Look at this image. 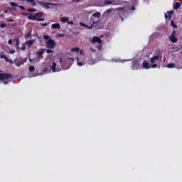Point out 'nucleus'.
<instances>
[{"label": "nucleus", "mask_w": 182, "mask_h": 182, "mask_svg": "<svg viewBox=\"0 0 182 182\" xmlns=\"http://www.w3.org/2000/svg\"><path fill=\"white\" fill-rule=\"evenodd\" d=\"M30 62H32V59L29 58Z\"/></svg>", "instance_id": "57"}, {"label": "nucleus", "mask_w": 182, "mask_h": 182, "mask_svg": "<svg viewBox=\"0 0 182 182\" xmlns=\"http://www.w3.org/2000/svg\"><path fill=\"white\" fill-rule=\"evenodd\" d=\"M6 22H14V19L12 18L6 19Z\"/></svg>", "instance_id": "39"}, {"label": "nucleus", "mask_w": 182, "mask_h": 182, "mask_svg": "<svg viewBox=\"0 0 182 182\" xmlns=\"http://www.w3.org/2000/svg\"><path fill=\"white\" fill-rule=\"evenodd\" d=\"M42 16H43V13L38 12L35 14H31L30 16H28V19H29V21H38V22H43V21H45V18H42Z\"/></svg>", "instance_id": "3"}, {"label": "nucleus", "mask_w": 182, "mask_h": 182, "mask_svg": "<svg viewBox=\"0 0 182 182\" xmlns=\"http://www.w3.org/2000/svg\"><path fill=\"white\" fill-rule=\"evenodd\" d=\"M99 21H94L92 22V25L88 27V29H92V28H97V25H99Z\"/></svg>", "instance_id": "13"}, {"label": "nucleus", "mask_w": 182, "mask_h": 182, "mask_svg": "<svg viewBox=\"0 0 182 182\" xmlns=\"http://www.w3.org/2000/svg\"><path fill=\"white\" fill-rule=\"evenodd\" d=\"M9 53H11V55L15 53V50H9Z\"/></svg>", "instance_id": "40"}, {"label": "nucleus", "mask_w": 182, "mask_h": 182, "mask_svg": "<svg viewBox=\"0 0 182 182\" xmlns=\"http://www.w3.org/2000/svg\"><path fill=\"white\" fill-rule=\"evenodd\" d=\"M16 66H21V64L16 63Z\"/></svg>", "instance_id": "50"}, {"label": "nucleus", "mask_w": 182, "mask_h": 182, "mask_svg": "<svg viewBox=\"0 0 182 182\" xmlns=\"http://www.w3.org/2000/svg\"><path fill=\"white\" fill-rule=\"evenodd\" d=\"M46 52L47 53H53V50H50V49H46Z\"/></svg>", "instance_id": "33"}, {"label": "nucleus", "mask_w": 182, "mask_h": 182, "mask_svg": "<svg viewBox=\"0 0 182 182\" xmlns=\"http://www.w3.org/2000/svg\"><path fill=\"white\" fill-rule=\"evenodd\" d=\"M122 21H123V18H122Z\"/></svg>", "instance_id": "59"}, {"label": "nucleus", "mask_w": 182, "mask_h": 182, "mask_svg": "<svg viewBox=\"0 0 182 182\" xmlns=\"http://www.w3.org/2000/svg\"><path fill=\"white\" fill-rule=\"evenodd\" d=\"M37 4L38 5H40V6H42V8H44L45 9H50V6H60V4L48 3V2L41 1H37Z\"/></svg>", "instance_id": "4"}, {"label": "nucleus", "mask_w": 182, "mask_h": 182, "mask_svg": "<svg viewBox=\"0 0 182 182\" xmlns=\"http://www.w3.org/2000/svg\"><path fill=\"white\" fill-rule=\"evenodd\" d=\"M77 60L79 61V58H77Z\"/></svg>", "instance_id": "58"}, {"label": "nucleus", "mask_w": 182, "mask_h": 182, "mask_svg": "<svg viewBox=\"0 0 182 182\" xmlns=\"http://www.w3.org/2000/svg\"><path fill=\"white\" fill-rule=\"evenodd\" d=\"M33 43H35V40H28L25 43V44L27 45L28 48H31Z\"/></svg>", "instance_id": "12"}, {"label": "nucleus", "mask_w": 182, "mask_h": 182, "mask_svg": "<svg viewBox=\"0 0 182 182\" xmlns=\"http://www.w3.org/2000/svg\"><path fill=\"white\" fill-rule=\"evenodd\" d=\"M60 22H62L63 23H66V22H69V18H68V17H62L60 18Z\"/></svg>", "instance_id": "17"}, {"label": "nucleus", "mask_w": 182, "mask_h": 182, "mask_svg": "<svg viewBox=\"0 0 182 182\" xmlns=\"http://www.w3.org/2000/svg\"><path fill=\"white\" fill-rule=\"evenodd\" d=\"M25 49H26V46H23L21 48V50H25Z\"/></svg>", "instance_id": "43"}, {"label": "nucleus", "mask_w": 182, "mask_h": 182, "mask_svg": "<svg viewBox=\"0 0 182 182\" xmlns=\"http://www.w3.org/2000/svg\"><path fill=\"white\" fill-rule=\"evenodd\" d=\"M50 69L52 72L53 73L56 72V63L55 62L52 63V65H50Z\"/></svg>", "instance_id": "16"}, {"label": "nucleus", "mask_w": 182, "mask_h": 182, "mask_svg": "<svg viewBox=\"0 0 182 182\" xmlns=\"http://www.w3.org/2000/svg\"><path fill=\"white\" fill-rule=\"evenodd\" d=\"M21 15L23 16H28V14L27 13H22Z\"/></svg>", "instance_id": "44"}, {"label": "nucleus", "mask_w": 182, "mask_h": 182, "mask_svg": "<svg viewBox=\"0 0 182 182\" xmlns=\"http://www.w3.org/2000/svg\"><path fill=\"white\" fill-rule=\"evenodd\" d=\"M0 58L1 59H4L5 60H8V58L6 57V55H5V53L4 52H1L0 53Z\"/></svg>", "instance_id": "21"}, {"label": "nucleus", "mask_w": 182, "mask_h": 182, "mask_svg": "<svg viewBox=\"0 0 182 182\" xmlns=\"http://www.w3.org/2000/svg\"><path fill=\"white\" fill-rule=\"evenodd\" d=\"M152 69H156V68H159V65L157 64H156V63H153L152 65H150V68Z\"/></svg>", "instance_id": "27"}, {"label": "nucleus", "mask_w": 182, "mask_h": 182, "mask_svg": "<svg viewBox=\"0 0 182 182\" xmlns=\"http://www.w3.org/2000/svg\"><path fill=\"white\" fill-rule=\"evenodd\" d=\"M98 49H102V46H99Z\"/></svg>", "instance_id": "53"}, {"label": "nucleus", "mask_w": 182, "mask_h": 182, "mask_svg": "<svg viewBox=\"0 0 182 182\" xmlns=\"http://www.w3.org/2000/svg\"><path fill=\"white\" fill-rule=\"evenodd\" d=\"M100 12H95L92 14L93 18H100Z\"/></svg>", "instance_id": "22"}, {"label": "nucleus", "mask_w": 182, "mask_h": 182, "mask_svg": "<svg viewBox=\"0 0 182 182\" xmlns=\"http://www.w3.org/2000/svg\"><path fill=\"white\" fill-rule=\"evenodd\" d=\"M131 11H136V7L132 6L131 7Z\"/></svg>", "instance_id": "45"}, {"label": "nucleus", "mask_w": 182, "mask_h": 182, "mask_svg": "<svg viewBox=\"0 0 182 182\" xmlns=\"http://www.w3.org/2000/svg\"><path fill=\"white\" fill-rule=\"evenodd\" d=\"M174 66H176V64L173 63H171L167 65V68H168L169 69L174 68Z\"/></svg>", "instance_id": "25"}, {"label": "nucleus", "mask_w": 182, "mask_h": 182, "mask_svg": "<svg viewBox=\"0 0 182 182\" xmlns=\"http://www.w3.org/2000/svg\"><path fill=\"white\" fill-rule=\"evenodd\" d=\"M4 14H8V10H5V11H4Z\"/></svg>", "instance_id": "51"}, {"label": "nucleus", "mask_w": 182, "mask_h": 182, "mask_svg": "<svg viewBox=\"0 0 182 182\" xmlns=\"http://www.w3.org/2000/svg\"><path fill=\"white\" fill-rule=\"evenodd\" d=\"M90 50H92V52H96V50L93 49L92 47L90 48Z\"/></svg>", "instance_id": "48"}, {"label": "nucleus", "mask_w": 182, "mask_h": 182, "mask_svg": "<svg viewBox=\"0 0 182 182\" xmlns=\"http://www.w3.org/2000/svg\"><path fill=\"white\" fill-rule=\"evenodd\" d=\"M112 4H113V2L110 1L105 0L104 1V5L105 6H107V5H112Z\"/></svg>", "instance_id": "23"}, {"label": "nucleus", "mask_w": 182, "mask_h": 182, "mask_svg": "<svg viewBox=\"0 0 182 182\" xmlns=\"http://www.w3.org/2000/svg\"><path fill=\"white\" fill-rule=\"evenodd\" d=\"M80 25H81V26H84V28H90L89 26H87V25H86V24H85L83 23H80Z\"/></svg>", "instance_id": "34"}, {"label": "nucleus", "mask_w": 182, "mask_h": 182, "mask_svg": "<svg viewBox=\"0 0 182 182\" xmlns=\"http://www.w3.org/2000/svg\"><path fill=\"white\" fill-rule=\"evenodd\" d=\"M88 63L89 65H95V63H96V60H95L94 58H89Z\"/></svg>", "instance_id": "18"}, {"label": "nucleus", "mask_w": 182, "mask_h": 182, "mask_svg": "<svg viewBox=\"0 0 182 182\" xmlns=\"http://www.w3.org/2000/svg\"><path fill=\"white\" fill-rule=\"evenodd\" d=\"M45 50H46V49L45 48H42L40 49L38 51H37L36 53V55L37 56V58L39 59L40 58H42V55H43V53H45Z\"/></svg>", "instance_id": "9"}, {"label": "nucleus", "mask_w": 182, "mask_h": 182, "mask_svg": "<svg viewBox=\"0 0 182 182\" xmlns=\"http://www.w3.org/2000/svg\"><path fill=\"white\" fill-rule=\"evenodd\" d=\"M74 2H80V0H75Z\"/></svg>", "instance_id": "52"}, {"label": "nucleus", "mask_w": 182, "mask_h": 182, "mask_svg": "<svg viewBox=\"0 0 182 182\" xmlns=\"http://www.w3.org/2000/svg\"><path fill=\"white\" fill-rule=\"evenodd\" d=\"M0 28H6V24H5V23H1V24H0Z\"/></svg>", "instance_id": "36"}, {"label": "nucleus", "mask_w": 182, "mask_h": 182, "mask_svg": "<svg viewBox=\"0 0 182 182\" xmlns=\"http://www.w3.org/2000/svg\"><path fill=\"white\" fill-rule=\"evenodd\" d=\"M70 59H72L73 62V60H75V59H74V58H70Z\"/></svg>", "instance_id": "56"}, {"label": "nucleus", "mask_w": 182, "mask_h": 182, "mask_svg": "<svg viewBox=\"0 0 182 182\" xmlns=\"http://www.w3.org/2000/svg\"><path fill=\"white\" fill-rule=\"evenodd\" d=\"M30 37L31 38L32 37V33H28L25 34V36H24L25 39H28Z\"/></svg>", "instance_id": "26"}, {"label": "nucleus", "mask_w": 182, "mask_h": 182, "mask_svg": "<svg viewBox=\"0 0 182 182\" xmlns=\"http://www.w3.org/2000/svg\"><path fill=\"white\" fill-rule=\"evenodd\" d=\"M68 25H73V22L72 21L68 22Z\"/></svg>", "instance_id": "46"}, {"label": "nucleus", "mask_w": 182, "mask_h": 182, "mask_svg": "<svg viewBox=\"0 0 182 182\" xmlns=\"http://www.w3.org/2000/svg\"><path fill=\"white\" fill-rule=\"evenodd\" d=\"M174 14V11H169L165 14V19H168V21H171V15Z\"/></svg>", "instance_id": "8"}, {"label": "nucleus", "mask_w": 182, "mask_h": 182, "mask_svg": "<svg viewBox=\"0 0 182 182\" xmlns=\"http://www.w3.org/2000/svg\"><path fill=\"white\" fill-rule=\"evenodd\" d=\"M72 52H79V50H80V49L78 47H75V48H73L71 49Z\"/></svg>", "instance_id": "28"}, {"label": "nucleus", "mask_w": 182, "mask_h": 182, "mask_svg": "<svg viewBox=\"0 0 182 182\" xmlns=\"http://www.w3.org/2000/svg\"><path fill=\"white\" fill-rule=\"evenodd\" d=\"M10 5L11 6H18V4L15 3V2H10Z\"/></svg>", "instance_id": "32"}, {"label": "nucleus", "mask_w": 182, "mask_h": 182, "mask_svg": "<svg viewBox=\"0 0 182 182\" xmlns=\"http://www.w3.org/2000/svg\"><path fill=\"white\" fill-rule=\"evenodd\" d=\"M48 26V24L45 23L41 25V26Z\"/></svg>", "instance_id": "47"}, {"label": "nucleus", "mask_w": 182, "mask_h": 182, "mask_svg": "<svg viewBox=\"0 0 182 182\" xmlns=\"http://www.w3.org/2000/svg\"><path fill=\"white\" fill-rule=\"evenodd\" d=\"M80 55H83V50H80Z\"/></svg>", "instance_id": "49"}, {"label": "nucleus", "mask_w": 182, "mask_h": 182, "mask_svg": "<svg viewBox=\"0 0 182 182\" xmlns=\"http://www.w3.org/2000/svg\"><path fill=\"white\" fill-rule=\"evenodd\" d=\"M1 17H4V14H1Z\"/></svg>", "instance_id": "55"}, {"label": "nucleus", "mask_w": 182, "mask_h": 182, "mask_svg": "<svg viewBox=\"0 0 182 182\" xmlns=\"http://www.w3.org/2000/svg\"><path fill=\"white\" fill-rule=\"evenodd\" d=\"M28 12H36V9H28Z\"/></svg>", "instance_id": "30"}, {"label": "nucleus", "mask_w": 182, "mask_h": 182, "mask_svg": "<svg viewBox=\"0 0 182 182\" xmlns=\"http://www.w3.org/2000/svg\"><path fill=\"white\" fill-rule=\"evenodd\" d=\"M141 66L144 69H150V64L146 60L143 61Z\"/></svg>", "instance_id": "11"}, {"label": "nucleus", "mask_w": 182, "mask_h": 182, "mask_svg": "<svg viewBox=\"0 0 182 182\" xmlns=\"http://www.w3.org/2000/svg\"><path fill=\"white\" fill-rule=\"evenodd\" d=\"M28 70L30 72H33L35 70V66L33 65H31L29 68H28Z\"/></svg>", "instance_id": "29"}, {"label": "nucleus", "mask_w": 182, "mask_h": 182, "mask_svg": "<svg viewBox=\"0 0 182 182\" xmlns=\"http://www.w3.org/2000/svg\"><path fill=\"white\" fill-rule=\"evenodd\" d=\"M106 12L109 15V14H112V9H107Z\"/></svg>", "instance_id": "38"}, {"label": "nucleus", "mask_w": 182, "mask_h": 182, "mask_svg": "<svg viewBox=\"0 0 182 182\" xmlns=\"http://www.w3.org/2000/svg\"><path fill=\"white\" fill-rule=\"evenodd\" d=\"M159 68H160V65H159Z\"/></svg>", "instance_id": "60"}, {"label": "nucleus", "mask_w": 182, "mask_h": 182, "mask_svg": "<svg viewBox=\"0 0 182 182\" xmlns=\"http://www.w3.org/2000/svg\"><path fill=\"white\" fill-rule=\"evenodd\" d=\"M49 72V68L48 67H42L41 73L42 75H45V73H48Z\"/></svg>", "instance_id": "15"}, {"label": "nucleus", "mask_w": 182, "mask_h": 182, "mask_svg": "<svg viewBox=\"0 0 182 182\" xmlns=\"http://www.w3.org/2000/svg\"><path fill=\"white\" fill-rule=\"evenodd\" d=\"M6 62H9V63H14V61H12V59H8L7 60H5Z\"/></svg>", "instance_id": "35"}, {"label": "nucleus", "mask_w": 182, "mask_h": 182, "mask_svg": "<svg viewBox=\"0 0 182 182\" xmlns=\"http://www.w3.org/2000/svg\"><path fill=\"white\" fill-rule=\"evenodd\" d=\"M92 43H102V39L98 36H95L92 39Z\"/></svg>", "instance_id": "10"}, {"label": "nucleus", "mask_w": 182, "mask_h": 182, "mask_svg": "<svg viewBox=\"0 0 182 182\" xmlns=\"http://www.w3.org/2000/svg\"><path fill=\"white\" fill-rule=\"evenodd\" d=\"M171 26H172L173 28H175L176 29L178 28V26H177V24L174 23V21L173 20L171 21Z\"/></svg>", "instance_id": "24"}, {"label": "nucleus", "mask_w": 182, "mask_h": 182, "mask_svg": "<svg viewBox=\"0 0 182 182\" xmlns=\"http://www.w3.org/2000/svg\"><path fill=\"white\" fill-rule=\"evenodd\" d=\"M77 65H78V66H83V63L78 61Z\"/></svg>", "instance_id": "41"}, {"label": "nucleus", "mask_w": 182, "mask_h": 182, "mask_svg": "<svg viewBox=\"0 0 182 182\" xmlns=\"http://www.w3.org/2000/svg\"><path fill=\"white\" fill-rule=\"evenodd\" d=\"M18 8H20V9L25 11V7L23 6H18Z\"/></svg>", "instance_id": "37"}, {"label": "nucleus", "mask_w": 182, "mask_h": 182, "mask_svg": "<svg viewBox=\"0 0 182 182\" xmlns=\"http://www.w3.org/2000/svg\"><path fill=\"white\" fill-rule=\"evenodd\" d=\"M180 6H181V3L180 2H176L173 6V9H178L180 8Z\"/></svg>", "instance_id": "19"}, {"label": "nucleus", "mask_w": 182, "mask_h": 182, "mask_svg": "<svg viewBox=\"0 0 182 182\" xmlns=\"http://www.w3.org/2000/svg\"><path fill=\"white\" fill-rule=\"evenodd\" d=\"M16 46H17V48H19V38H16Z\"/></svg>", "instance_id": "31"}, {"label": "nucleus", "mask_w": 182, "mask_h": 182, "mask_svg": "<svg viewBox=\"0 0 182 182\" xmlns=\"http://www.w3.org/2000/svg\"><path fill=\"white\" fill-rule=\"evenodd\" d=\"M0 80L2 81L4 85H8L12 81V74L4 73H0Z\"/></svg>", "instance_id": "2"}, {"label": "nucleus", "mask_w": 182, "mask_h": 182, "mask_svg": "<svg viewBox=\"0 0 182 182\" xmlns=\"http://www.w3.org/2000/svg\"><path fill=\"white\" fill-rule=\"evenodd\" d=\"M159 59H163V55H161V53H158V54L156 55H154L151 58V63H157V61L159 60Z\"/></svg>", "instance_id": "6"}, {"label": "nucleus", "mask_w": 182, "mask_h": 182, "mask_svg": "<svg viewBox=\"0 0 182 182\" xmlns=\"http://www.w3.org/2000/svg\"><path fill=\"white\" fill-rule=\"evenodd\" d=\"M43 38L46 41V48H47L48 49H53V48H55V46H56V42H55V40L50 38V36L48 35H44Z\"/></svg>", "instance_id": "1"}, {"label": "nucleus", "mask_w": 182, "mask_h": 182, "mask_svg": "<svg viewBox=\"0 0 182 182\" xmlns=\"http://www.w3.org/2000/svg\"><path fill=\"white\" fill-rule=\"evenodd\" d=\"M142 66L140 65V60H133L132 61L131 69L132 70H139V69H141Z\"/></svg>", "instance_id": "5"}, {"label": "nucleus", "mask_w": 182, "mask_h": 182, "mask_svg": "<svg viewBox=\"0 0 182 182\" xmlns=\"http://www.w3.org/2000/svg\"><path fill=\"white\" fill-rule=\"evenodd\" d=\"M9 45H12V39H9L8 41Z\"/></svg>", "instance_id": "42"}, {"label": "nucleus", "mask_w": 182, "mask_h": 182, "mask_svg": "<svg viewBox=\"0 0 182 182\" xmlns=\"http://www.w3.org/2000/svg\"><path fill=\"white\" fill-rule=\"evenodd\" d=\"M169 41H171L172 43H176V42H177L178 39L177 37H176V31H172L171 36H169Z\"/></svg>", "instance_id": "7"}, {"label": "nucleus", "mask_w": 182, "mask_h": 182, "mask_svg": "<svg viewBox=\"0 0 182 182\" xmlns=\"http://www.w3.org/2000/svg\"><path fill=\"white\" fill-rule=\"evenodd\" d=\"M60 63H62V58H60Z\"/></svg>", "instance_id": "54"}, {"label": "nucleus", "mask_w": 182, "mask_h": 182, "mask_svg": "<svg viewBox=\"0 0 182 182\" xmlns=\"http://www.w3.org/2000/svg\"><path fill=\"white\" fill-rule=\"evenodd\" d=\"M27 2H29L31 6H36V1L35 0H27Z\"/></svg>", "instance_id": "20"}, {"label": "nucleus", "mask_w": 182, "mask_h": 182, "mask_svg": "<svg viewBox=\"0 0 182 182\" xmlns=\"http://www.w3.org/2000/svg\"><path fill=\"white\" fill-rule=\"evenodd\" d=\"M53 29H60V24L55 23L51 25Z\"/></svg>", "instance_id": "14"}]
</instances>
